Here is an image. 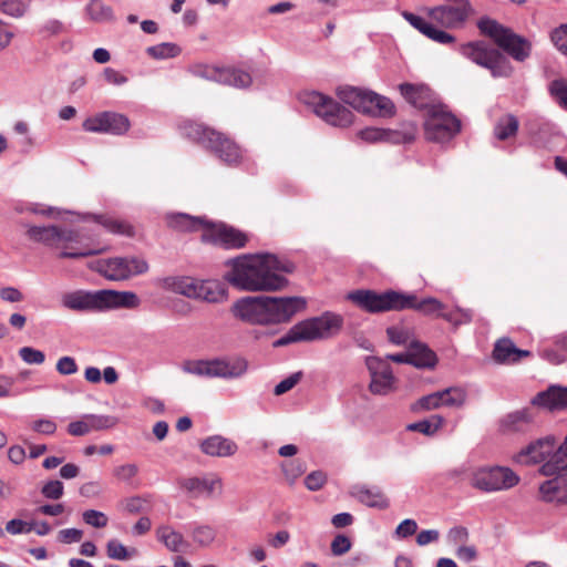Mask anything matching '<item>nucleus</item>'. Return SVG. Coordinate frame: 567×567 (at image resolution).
<instances>
[{"mask_svg": "<svg viewBox=\"0 0 567 567\" xmlns=\"http://www.w3.org/2000/svg\"><path fill=\"white\" fill-rule=\"evenodd\" d=\"M229 270L225 280L239 291L274 292L285 289L288 279L285 274L293 271V264L275 254L258 252L244 255L228 261Z\"/></svg>", "mask_w": 567, "mask_h": 567, "instance_id": "1", "label": "nucleus"}, {"mask_svg": "<svg viewBox=\"0 0 567 567\" xmlns=\"http://www.w3.org/2000/svg\"><path fill=\"white\" fill-rule=\"evenodd\" d=\"M516 461L523 464H540L539 473L554 476L539 485L540 498L546 503L567 504V434L558 444L554 435L537 439L524 447Z\"/></svg>", "mask_w": 567, "mask_h": 567, "instance_id": "2", "label": "nucleus"}, {"mask_svg": "<svg viewBox=\"0 0 567 567\" xmlns=\"http://www.w3.org/2000/svg\"><path fill=\"white\" fill-rule=\"evenodd\" d=\"M306 307L307 300L298 296H245L234 301L230 313L243 323L268 327L289 322Z\"/></svg>", "mask_w": 567, "mask_h": 567, "instance_id": "3", "label": "nucleus"}, {"mask_svg": "<svg viewBox=\"0 0 567 567\" xmlns=\"http://www.w3.org/2000/svg\"><path fill=\"white\" fill-rule=\"evenodd\" d=\"M495 42L476 40L460 47L463 56L488 69L493 76H507L511 73L502 52L517 61L525 60L530 53L527 38H493Z\"/></svg>", "mask_w": 567, "mask_h": 567, "instance_id": "4", "label": "nucleus"}, {"mask_svg": "<svg viewBox=\"0 0 567 567\" xmlns=\"http://www.w3.org/2000/svg\"><path fill=\"white\" fill-rule=\"evenodd\" d=\"M27 236L34 243L43 244L59 251L61 258H81L100 254L101 248L94 245V235L83 228H66L59 226H31Z\"/></svg>", "mask_w": 567, "mask_h": 567, "instance_id": "5", "label": "nucleus"}, {"mask_svg": "<svg viewBox=\"0 0 567 567\" xmlns=\"http://www.w3.org/2000/svg\"><path fill=\"white\" fill-rule=\"evenodd\" d=\"M181 133L212 150L224 163L235 165L243 158L241 150L231 140L212 128L194 121H185L179 126Z\"/></svg>", "mask_w": 567, "mask_h": 567, "instance_id": "6", "label": "nucleus"}, {"mask_svg": "<svg viewBox=\"0 0 567 567\" xmlns=\"http://www.w3.org/2000/svg\"><path fill=\"white\" fill-rule=\"evenodd\" d=\"M347 299L353 302L359 309L369 313L405 310V302L408 300L404 292L391 289L383 292L358 289L349 292Z\"/></svg>", "mask_w": 567, "mask_h": 567, "instance_id": "7", "label": "nucleus"}, {"mask_svg": "<svg viewBox=\"0 0 567 567\" xmlns=\"http://www.w3.org/2000/svg\"><path fill=\"white\" fill-rule=\"evenodd\" d=\"M338 97L354 110L372 116H391L394 104L385 96L353 86L339 87Z\"/></svg>", "mask_w": 567, "mask_h": 567, "instance_id": "8", "label": "nucleus"}, {"mask_svg": "<svg viewBox=\"0 0 567 567\" xmlns=\"http://www.w3.org/2000/svg\"><path fill=\"white\" fill-rule=\"evenodd\" d=\"M299 100L329 125L346 127L353 121V114L350 110L320 92H303Z\"/></svg>", "mask_w": 567, "mask_h": 567, "instance_id": "9", "label": "nucleus"}, {"mask_svg": "<svg viewBox=\"0 0 567 567\" xmlns=\"http://www.w3.org/2000/svg\"><path fill=\"white\" fill-rule=\"evenodd\" d=\"M247 362L243 359L189 360L183 364V371L204 378L237 379L247 372Z\"/></svg>", "mask_w": 567, "mask_h": 567, "instance_id": "10", "label": "nucleus"}, {"mask_svg": "<svg viewBox=\"0 0 567 567\" xmlns=\"http://www.w3.org/2000/svg\"><path fill=\"white\" fill-rule=\"evenodd\" d=\"M461 130L460 120L443 105H431L426 113L424 131L427 140L436 143L451 141Z\"/></svg>", "mask_w": 567, "mask_h": 567, "instance_id": "11", "label": "nucleus"}, {"mask_svg": "<svg viewBox=\"0 0 567 567\" xmlns=\"http://www.w3.org/2000/svg\"><path fill=\"white\" fill-rule=\"evenodd\" d=\"M426 12L435 28L458 30L473 14L474 9L468 0H449L441 6L427 9Z\"/></svg>", "mask_w": 567, "mask_h": 567, "instance_id": "12", "label": "nucleus"}, {"mask_svg": "<svg viewBox=\"0 0 567 567\" xmlns=\"http://www.w3.org/2000/svg\"><path fill=\"white\" fill-rule=\"evenodd\" d=\"M343 317L332 311L301 320L297 323L305 342L328 340L337 336L343 328Z\"/></svg>", "mask_w": 567, "mask_h": 567, "instance_id": "13", "label": "nucleus"}, {"mask_svg": "<svg viewBox=\"0 0 567 567\" xmlns=\"http://www.w3.org/2000/svg\"><path fill=\"white\" fill-rule=\"evenodd\" d=\"M519 477L508 467H482L472 474L471 485L486 493L508 489L515 486Z\"/></svg>", "mask_w": 567, "mask_h": 567, "instance_id": "14", "label": "nucleus"}, {"mask_svg": "<svg viewBox=\"0 0 567 567\" xmlns=\"http://www.w3.org/2000/svg\"><path fill=\"white\" fill-rule=\"evenodd\" d=\"M96 270L110 280H125L146 272L148 264L137 257H115L99 260L96 262Z\"/></svg>", "mask_w": 567, "mask_h": 567, "instance_id": "15", "label": "nucleus"}, {"mask_svg": "<svg viewBox=\"0 0 567 567\" xmlns=\"http://www.w3.org/2000/svg\"><path fill=\"white\" fill-rule=\"evenodd\" d=\"M188 71L196 78L230 85L237 89L248 87L251 83V76L249 73L234 68L194 64L188 69Z\"/></svg>", "mask_w": 567, "mask_h": 567, "instance_id": "16", "label": "nucleus"}, {"mask_svg": "<svg viewBox=\"0 0 567 567\" xmlns=\"http://www.w3.org/2000/svg\"><path fill=\"white\" fill-rule=\"evenodd\" d=\"M82 126L90 133L122 135L128 131L130 120L123 114L106 111L87 117Z\"/></svg>", "mask_w": 567, "mask_h": 567, "instance_id": "17", "label": "nucleus"}, {"mask_svg": "<svg viewBox=\"0 0 567 567\" xmlns=\"http://www.w3.org/2000/svg\"><path fill=\"white\" fill-rule=\"evenodd\" d=\"M365 364L370 373V391L373 394L386 395L394 389L395 378L390 363L379 357H368Z\"/></svg>", "mask_w": 567, "mask_h": 567, "instance_id": "18", "label": "nucleus"}, {"mask_svg": "<svg viewBox=\"0 0 567 567\" xmlns=\"http://www.w3.org/2000/svg\"><path fill=\"white\" fill-rule=\"evenodd\" d=\"M61 305L65 309L78 312L102 311L101 290L66 292L61 297Z\"/></svg>", "mask_w": 567, "mask_h": 567, "instance_id": "19", "label": "nucleus"}, {"mask_svg": "<svg viewBox=\"0 0 567 567\" xmlns=\"http://www.w3.org/2000/svg\"><path fill=\"white\" fill-rule=\"evenodd\" d=\"M205 240H212L225 248L238 249L245 247L247 235L231 226L225 224L210 225L207 234H204Z\"/></svg>", "mask_w": 567, "mask_h": 567, "instance_id": "20", "label": "nucleus"}, {"mask_svg": "<svg viewBox=\"0 0 567 567\" xmlns=\"http://www.w3.org/2000/svg\"><path fill=\"white\" fill-rule=\"evenodd\" d=\"M396 363H409L416 368H433L436 363L435 353L423 343L413 344L408 352L389 354L384 359Z\"/></svg>", "mask_w": 567, "mask_h": 567, "instance_id": "21", "label": "nucleus"}, {"mask_svg": "<svg viewBox=\"0 0 567 567\" xmlns=\"http://www.w3.org/2000/svg\"><path fill=\"white\" fill-rule=\"evenodd\" d=\"M181 487L187 491L192 497H210L221 491V480L217 476L189 477L181 481Z\"/></svg>", "mask_w": 567, "mask_h": 567, "instance_id": "22", "label": "nucleus"}, {"mask_svg": "<svg viewBox=\"0 0 567 567\" xmlns=\"http://www.w3.org/2000/svg\"><path fill=\"white\" fill-rule=\"evenodd\" d=\"M351 495L363 505L380 511L390 507V499L378 486L355 485L351 489Z\"/></svg>", "mask_w": 567, "mask_h": 567, "instance_id": "23", "label": "nucleus"}, {"mask_svg": "<svg viewBox=\"0 0 567 567\" xmlns=\"http://www.w3.org/2000/svg\"><path fill=\"white\" fill-rule=\"evenodd\" d=\"M102 311L109 309H134L141 305L138 296L133 291L101 290Z\"/></svg>", "mask_w": 567, "mask_h": 567, "instance_id": "24", "label": "nucleus"}, {"mask_svg": "<svg viewBox=\"0 0 567 567\" xmlns=\"http://www.w3.org/2000/svg\"><path fill=\"white\" fill-rule=\"evenodd\" d=\"M200 451L213 457H229L238 451V445L223 435H210L200 442Z\"/></svg>", "mask_w": 567, "mask_h": 567, "instance_id": "25", "label": "nucleus"}, {"mask_svg": "<svg viewBox=\"0 0 567 567\" xmlns=\"http://www.w3.org/2000/svg\"><path fill=\"white\" fill-rule=\"evenodd\" d=\"M532 404L550 411L567 408V388L551 385L546 391L537 393L532 399Z\"/></svg>", "mask_w": 567, "mask_h": 567, "instance_id": "26", "label": "nucleus"}, {"mask_svg": "<svg viewBox=\"0 0 567 567\" xmlns=\"http://www.w3.org/2000/svg\"><path fill=\"white\" fill-rule=\"evenodd\" d=\"M534 422L530 409H522L508 413L501 421V429L504 433H525Z\"/></svg>", "mask_w": 567, "mask_h": 567, "instance_id": "27", "label": "nucleus"}, {"mask_svg": "<svg viewBox=\"0 0 567 567\" xmlns=\"http://www.w3.org/2000/svg\"><path fill=\"white\" fill-rule=\"evenodd\" d=\"M165 220L169 228L182 233H192L199 229L208 231L209 228V224L203 218L183 213H168L165 215Z\"/></svg>", "mask_w": 567, "mask_h": 567, "instance_id": "28", "label": "nucleus"}, {"mask_svg": "<svg viewBox=\"0 0 567 567\" xmlns=\"http://www.w3.org/2000/svg\"><path fill=\"white\" fill-rule=\"evenodd\" d=\"M529 354V351L516 348L513 341L507 338L496 341L493 350L494 361L501 364L516 363L523 357H528Z\"/></svg>", "mask_w": 567, "mask_h": 567, "instance_id": "29", "label": "nucleus"}, {"mask_svg": "<svg viewBox=\"0 0 567 567\" xmlns=\"http://www.w3.org/2000/svg\"><path fill=\"white\" fill-rule=\"evenodd\" d=\"M228 291L224 282L219 280H198L197 295L200 299L210 303H219L227 299Z\"/></svg>", "mask_w": 567, "mask_h": 567, "instance_id": "30", "label": "nucleus"}, {"mask_svg": "<svg viewBox=\"0 0 567 567\" xmlns=\"http://www.w3.org/2000/svg\"><path fill=\"white\" fill-rule=\"evenodd\" d=\"M198 279L190 277H167L162 280L163 288L175 293L195 299Z\"/></svg>", "mask_w": 567, "mask_h": 567, "instance_id": "31", "label": "nucleus"}, {"mask_svg": "<svg viewBox=\"0 0 567 567\" xmlns=\"http://www.w3.org/2000/svg\"><path fill=\"white\" fill-rule=\"evenodd\" d=\"M83 220H93L95 224L104 227L107 231L113 234L133 236L134 229L133 226L126 221L117 220L112 217L105 215H93L86 214L83 217Z\"/></svg>", "mask_w": 567, "mask_h": 567, "instance_id": "32", "label": "nucleus"}, {"mask_svg": "<svg viewBox=\"0 0 567 567\" xmlns=\"http://www.w3.org/2000/svg\"><path fill=\"white\" fill-rule=\"evenodd\" d=\"M406 300V309H414L424 315H436L440 317V313H445V306L437 300L436 298H424L422 300H417L414 293H405Z\"/></svg>", "mask_w": 567, "mask_h": 567, "instance_id": "33", "label": "nucleus"}, {"mask_svg": "<svg viewBox=\"0 0 567 567\" xmlns=\"http://www.w3.org/2000/svg\"><path fill=\"white\" fill-rule=\"evenodd\" d=\"M156 535L158 540L162 542L171 551L178 553L187 547L184 536L171 526H159L156 530Z\"/></svg>", "mask_w": 567, "mask_h": 567, "instance_id": "34", "label": "nucleus"}, {"mask_svg": "<svg viewBox=\"0 0 567 567\" xmlns=\"http://www.w3.org/2000/svg\"><path fill=\"white\" fill-rule=\"evenodd\" d=\"M188 533L193 542L199 547L210 546L217 536V530L214 526L208 524L193 523L188 525Z\"/></svg>", "mask_w": 567, "mask_h": 567, "instance_id": "35", "label": "nucleus"}, {"mask_svg": "<svg viewBox=\"0 0 567 567\" xmlns=\"http://www.w3.org/2000/svg\"><path fill=\"white\" fill-rule=\"evenodd\" d=\"M400 91L404 99L414 107L429 110L431 106L426 101L430 92L427 87L416 86L413 84H401Z\"/></svg>", "mask_w": 567, "mask_h": 567, "instance_id": "36", "label": "nucleus"}, {"mask_svg": "<svg viewBox=\"0 0 567 567\" xmlns=\"http://www.w3.org/2000/svg\"><path fill=\"white\" fill-rule=\"evenodd\" d=\"M518 120L513 114L499 117L494 126V136L499 141H506L515 136L518 131Z\"/></svg>", "mask_w": 567, "mask_h": 567, "instance_id": "37", "label": "nucleus"}, {"mask_svg": "<svg viewBox=\"0 0 567 567\" xmlns=\"http://www.w3.org/2000/svg\"><path fill=\"white\" fill-rule=\"evenodd\" d=\"M445 420L439 414H433L427 419L411 423L406 426L408 431L419 432L426 436H433L444 424Z\"/></svg>", "mask_w": 567, "mask_h": 567, "instance_id": "38", "label": "nucleus"}, {"mask_svg": "<svg viewBox=\"0 0 567 567\" xmlns=\"http://www.w3.org/2000/svg\"><path fill=\"white\" fill-rule=\"evenodd\" d=\"M386 336L391 343L395 346H409L413 349V344L420 343L413 338V331L404 326H392L386 329Z\"/></svg>", "mask_w": 567, "mask_h": 567, "instance_id": "39", "label": "nucleus"}, {"mask_svg": "<svg viewBox=\"0 0 567 567\" xmlns=\"http://www.w3.org/2000/svg\"><path fill=\"white\" fill-rule=\"evenodd\" d=\"M13 210L18 214L30 213L48 217H55L60 213L55 207L32 202H16L13 204Z\"/></svg>", "mask_w": 567, "mask_h": 567, "instance_id": "40", "label": "nucleus"}, {"mask_svg": "<svg viewBox=\"0 0 567 567\" xmlns=\"http://www.w3.org/2000/svg\"><path fill=\"white\" fill-rule=\"evenodd\" d=\"M402 16L413 28H415L423 35H450L444 30H437L432 22H426L420 16H416L408 11H404Z\"/></svg>", "mask_w": 567, "mask_h": 567, "instance_id": "41", "label": "nucleus"}, {"mask_svg": "<svg viewBox=\"0 0 567 567\" xmlns=\"http://www.w3.org/2000/svg\"><path fill=\"white\" fill-rule=\"evenodd\" d=\"M85 11L90 19L96 22H106L113 18L111 7L102 0H91L85 7Z\"/></svg>", "mask_w": 567, "mask_h": 567, "instance_id": "42", "label": "nucleus"}, {"mask_svg": "<svg viewBox=\"0 0 567 567\" xmlns=\"http://www.w3.org/2000/svg\"><path fill=\"white\" fill-rule=\"evenodd\" d=\"M146 52L156 60H165L175 58L181 54L182 49L173 42H163L153 47H148Z\"/></svg>", "mask_w": 567, "mask_h": 567, "instance_id": "43", "label": "nucleus"}, {"mask_svg": "<svg viewBox=\"0 0 567 567\" xmlns=\"http://www.w3.org/2000/svg\"><path fill=\"white\" fill-rule=\"evenodd\" d=\"M441 408H460L466 401V393L461 388H447L440 391Z\"/></svg>", "mask_w": 567, "mask_h": 567, "instance_id": "44", "label": "nucleus"}, {"mask_svg": "<svg viewBox=\"0 0 567 567\" xmlns=\"http://www.w3.org/2000/svg\"><path fill=\"white\" fill-rule=\"evenodd\" d=\"M477 28L482 35H516L489 17H483L477 21Z\"/></svg>", "mask_w": 567, "mask_h": 567, "instance_id": "45", "label": "nucleus"}, {"mask_svg": "<svg viewBox=\"0 0 567 567\" xmlns=\"http://www.w3.org/2000/svg\"><path fill=\"white\" fill-rule=\"evenodd\" d=\"M280 468L289 485H293L298 478L306 472L305 462L300 460L286 461L280 464Z\"/></svg>", "mask_w": 567, "mask_h": 567, "instance_id": "46", "label": "nucleus"}, {"mask_svg": "<svg viewBox=\"0 0 567 567\" xmlns=\"http://www.w3.org/2000/svg\"><path fill=\"white\" fill-rule=\"evenodd\" d=\"M84 419L90 432L107 430L115 426L117 423V419L111 415L85 414Z\"/></svg>", "mask_w": 567, "mask_h": 567, "instance_id": "47", "label": "nucleus"}, {"mask_svg": "<svg viewBox=\"0 0 567 567\" xmlns=\"http://www.w3.org/2000/svg\"><path fill=\"white\" fill-rule=\"evenodd\" d=\"M548 91L555 102L567 111V81L564 79L553 80L548 85Z\"/></svg>", "mask_w": 567, "mask_h": 567, "instance_id": "48", "label": "nucleus"}, {"mask_svg": "<svg viewBox=\"0 0 567 567\" xmlns=\"http://www.w3.org/2000/svg\"><path fill=\"white\" fill-rule=\"evenodd\" d=\"M440 318H443L447 322L452 323L455 327L461 324L470 323L473 319V312L470 309H463L460 307H455L451 311H445V313H440Z\"/></svg>", "mask_w": 567, "mask_h": 567, "instance_id": "49", "label": "nucleus"}, {"mask_svg": "<svg viewBox=\"0 0 567 567\" xmlns=\"http://www.w3.org/2000/svg\"><path fill=\"white\" fill-rule=\"evenodd\" d=\"M393 133L389 130L379 127H365L359 131L358 136L369 143L391 141Z\"/></svg>", "mask_w": 567, "mask_h": 567, "instance_id": "50", "label": "nucleus"}, {"mask_svg": "<svg viewBox=\"0 0 567 567\" xmlns=\"http://www.w3.org/2000/svg\"><path fill=\"white\" fill-rule=\"evenodd\" d=\"M441 408L440 391L420 398L411 405L413 412L430 411Z\"/></svg>", "mask_w": 567, "mask_h": 567, "instance_id": "51", "label": "nucleus"}, {"mask_svg": "<svg viewBox=\"0 0 567 567\" xmlns=\"http://www.w3.org/2000/svg\"><path fill=\"white\" fill-rule=\"evenodd\" d=\"M0 10L13 18H21L28 10V3L23 0H3Z\"/></svg>", "mask_w": 567, "mask_h": 567, "instance_id": "52", "label": "nucleus"}, {"mask_svg": "<svg viewBox=\"0 0 567 567\" xmlns=\"http://www.w3.org/2000/svg\"><path fill=\"white\" fill-rule=\"evenodd\" d=\"M83 522L94 528H104L109 523V517L105 513L96 509H86L82 513Z\"/></svg>", "mask_w": 567, "mask_h": 567, "instance_id": "53", "label": "nucleus"}, {"mask_svg": "<svg viewBox=\"0 0 567 567\" xmlns=\"http://www.w3.org/2000/svg\"><path fill=\"white\" fill-rule=\"evenodd\" d=\"M19 357L27 364H42L45 361V355L41 350L32 347H22L19 349Z\"/></svg>", "mask_w": 567, "mask_h": 567, "instance_id": "54", "label": "nucleus"}, {"mask_svg": "<svg viewBox=\"0 0 567 567\" xmlns=\"http://www.w3.org/2000/svg\"><path fill=\"white\" fill-rule=\"evenodd\" d=\"M63 493V483L58 480L47 482L41 488V494L48 499L56 501L62 497Z\"/></svg>", "mask_w": 567, "mask_h": 567, "instance_id": "55", "label": "nucleus"}, {"mask_svg": "<svg viewBox=\"0 0 567 567\" xmlns=\"http://www.w3.org/2000/svg\"><path fill=\"white\" fill-rule=\"evenodd\" d=\"M417 530V523L412 518L403 519L395 528L393 536L398 539H405Z\"/></svg>", "mask_w": 567, "mask_h": 567, "instance_id": "56", "label": "nucleus"}, {"mask_svg": "<svg viewBox=\"0 0 567 567\" xmlns=\"http://www.w3.org/2000/svg\"><path fill=\"white\" fill-rule=\"evenodd\" d=\"M106 551L111 559L125 560L130 557L127 548L117 539H111L107 542Z\"/></svg>", "mask_w": 567, "mask_h": 567, "instance_id": "57", "label": "nucleus"}, {"mask_svg": "<svg viewBox=\"0 0 567 567\" xmlns=\"http://www.w3.org/2000/svg\"><path fill=\"white\" fill-rule=\"evenodd\" d=\"M137 473L138 467L135 464H123L113 470V475L124 483H131Z\"/></svg>", "mask_w": 567, "mask_h": 567, "instance_id": "58", "label": "nucleus"}, {"mask_svg": "<svg viewBox=\"0 0 567 567\" xmlns=\"http://www.w3.org/2000/svg\"><path fill=\"white\" fill-rule=\"evenodd\" d=\"M301 377H302V372L298 371V372L290 374L282 381H280L274 389L275 395H282V394L287 393L288 391H290L292 388H295L298 384V382L301 380Z\"/></svg>", "mask_w": 567, "mask_h": 567, "instance_id": "59", "label": "nucleus"}, {"mask_svg": "<svg viewBox=\"0 0 567 567\" xmlns=\"http://www.w3.org/2000/svg\"><path fill=\"white\" fill-rule=\"evenodd\" d=\"M33 529V523H28L19 518L9 520L6 525V532L10 535L28 534Z\"/></svg>", "mask_w": 567, "mask_h": 567, "instance_id": "60", "label": "nucleus"}, {"mask_svg": "<svg viewBox=\"0 0 567 567\" xmlns=\"http://www.w3.org/2000/svg\"><path fill=\"white\" fill-rule=\"evenodd\" d=\"M327 482V475L321 471H313L305 478V485L309 491H319Z\"/></svg>", "mask_w": 567, "mask_h": 567, "instance_id": "61", "label": "nucleus"}, {"mask_svg": "<svg viewBox=\"0 0 567 567\" xmlns=\"http://www.w3.org/2000/svg\"><path fill=\"white\" fill-rule=\"evenodd\" d=\"M296 342H305L297 323L293 324L285 336L276 340L274 346L284 347Z\"/></svg>", "mask_w": 567, "mask_h": 567, "instance_id": "62", "label": "nucleus"}, {"mask_svg": "<svg viewBox=\"0 0 567 567\" xmlns=\"http://www.w3.org/2000/svg\"><path fill=\"white\" fill-rule=\"evenodd\" d=\"M56 371L62 375H71L78 372V364L74 358L65 355L61 357L56 362Z\"/></svg>", "mask_w": 567, "mask_h": 567, "instance_id": "63", "label": "nucleus"}, {"mask_svg": "<svg viewBox=\"0 0 567 567\" xmlns=\"http://www.w3.org/2000/svg\"><path fill=\"white\" fill-rule=\"evenodd\" d=\"M351 548V540L346 535H337L331 543V551L334 556H342Z\"/></svg>", "mask_w": 567, "mask_h": 567, "instance_id": "64", "label": "nucleus"}]
</instances>
